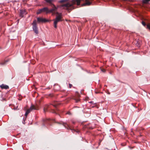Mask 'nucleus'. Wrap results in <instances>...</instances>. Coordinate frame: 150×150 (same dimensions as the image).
<instances>
[{
  "label": "nucleus",
  "mask_w": 150,
  "mask_h": 150,
  "mask_svg": "<svg viewBox=\"0 0 150 150\" xmlns=\"http://www.w3.org/2000/svg\"><path fill=\"white\" fill-rule=\"evenodd\" d=\"M81 0H72L71 3H67L61 5V7H63L64 8L68 10H71L74 8L73 5L76 4L77 5H79L80 4Z\"/></svg>",
  "instance_id": "nucleus-1"
},
{
  "label": "nucleus",
  "mask_w": 150,
  "mask_h": 150,
  "mask_svg": "<svg viewBox=\"0 0 150 150\" xmlns=\"http://www.w3.org/2000/svg\"><path fill=\"white\" fill-rule=\"evenodd\" d=\"M58 15L56 16V17L55 20H54V28H56L57 23L61 21V19L62 18V14L61 13H57Z\"/></svg>",
  "instance_id": "nucleus-2"
},
{
  "label": "nucleus",
  "mask_w": 150,
  "mask_h": 150,
  "mask_svg": "<svg viewBox=\"0 0 150 150\" xmlns=\"http://www.w3.org/2000/svg\"><path fill=\"white\" fill-rule=\"evenodd\" d=\"M39 109L38 106L36 105H32L30 108L27 110L25 115L27 116L28 115L32 110H38Z\"/></svg>",
  "instance_id": "nucleus-3"
},
{
  "label": "nucleus",
  "mask_w": 150,
  "mask_h": 150,
  "mask_svg": "<svg viewBox=\"0 0 150 150\" xmlns=\"http://www.w3.org/2000/svg\"><path fill=\"white\" fill-rule=\"evenodd\" d=\"M42 12L45 13L46 14L49 13V11L48 8L45 7L41 9H40L38 10L37 13V14H38Z\"/></svg>",
  "instance_id": "nucleus-4"
},
{
  "label": "nucleus",
  "mask_w": 150,
  "mask_h": 150,
  "mask_svg": "<svg viewBox=\"0 0 150 150\" xmlns=\"http://www.w3.org/2000/svg\"><path fill=\"white\" fill-rule=\"evenodd\" d=\"M37 22L39 23H44L48 21V20L42 17H38L37 18Z\"/></svg>",
  "instance_id": "nucleus-5"
},
{
  "label": "nucleus",
  "mask_w": 150,
  "mask_h": 150,
  "mask_svg": "<svg viewBox=\"0 0 150 150\" xmlns=\"http://www.w3.org/2000/svg\"><path fill=\"white\" fill-rule=\"evenodd\" d=\"M85 3L82 4V6H89L92 3L91 0H85Z\"/></svg>",
  "instance_id": "nucleus-6"
},
{
  "label": "nucleus",
  "mask_w": 150,
  "mask_h": 150,
  "mask_svg": "<svg viewBox=\"0 0 150 150\" xmlns=\"http://www.w3.org/2000/svg\"><path fill=\"white\" fill-rule=\"evenodd\" d=\"M51 6L52 7V8L50 10L49 9V13H52L54 11H56L57 9V8L54 4H52V5Z\"/></svg>",
  "instance_id": "nucleus-7"
},
{
  "label": "nucleus",
  "mask_w": 150,
  "mask_h": 150,
  "mask_svg": "<svg viewBox=\"0 0 150 150\" xmlns=\"http://www.w3.org/2000/svg\"><path fill=\"white\" fill-rule=\"evenodd\" d=\"M26 14L25 10H21L20 11V16L21 17H23L24 15Z\"/></svg>",
  "instance_id": "nucleus-8"
},
{
  "label": "nucleus",
  "mask_w": 150,
  "mask_h": 150,
  "mask_svg": "<svg viewBox=\"0 0 150 150\" xmlns=\"http://www.w3.org/2000/svg\"><path fill=\"white\" fill-rule=\"evenodd\" d=\"M0 87L2 89H7L9 88L8 86L4 85V84H2L0 85Z\"/></svg>",
  "instance_id": "nucleus-9"
},
{
  "label": "nucleus",
  "mask_w": 150,
  "mask_h": 150,
  "mask_svg": "<svg viewBox=\"0 0 150 150\" xmlns=\"http://www.w3.org/2000/svg\"><path fill=\"white\" fill-rule=\"evenodd\" d=\"M49 108L48 105H46L44 108L43 111L44 113H45L47 111V108Z\"/></svg>",
  "instance_id": "nucleus-10"
},
{
  "label": "nucleus",
  "mask_w": 150,
  "mask_h": 150,
  "mask_svg": "<svg viewBox=\"0 0 150 150\" xmlns=\"http://www.w3.org/2000/svg\"><path fill=\"white\" fill-rule=\"evenodd\" d=\"M37 21L36 20H34L33 21V28H37Z\"/></svg>",
  "instance_id": "nucleus-11"
},
{
  "label": "nucleus",
  "mask_w": 150,
  "mask_h": 150,
  "mask_svg": "<svg viewBox=\"0 0 150 150\" xmlns=\"http://www.w3.org/2000/svg\"><path fill=\"white\" fill-rule=\"evenodd\" d=\"M45 1L47 3L50 4V6H52V4H53L52 3V2L53 1V0H46Z\"/></svg>",
  "instance_id": "nucleus-12"
},
{
  "label": "nucleus",
  "mask_w": 150,
  "mask_h": 150,
  "mask_svg": "<svg viewBox=\"0 0 150 150\" xmlns=\"http://www.w3.org/2000/svg\"><path fill=\"white\" fill-rule=\"evenodd\" d=\"M60 124H63L64 125V127L67 128V129H70V128L69 126L66 123H60Z\"/></svg>",
  "instance_id": "nucleus-13"
},
{
  "label": "nucleus",
  "mask_w": 150,
  "mask_h": 150,
  "mask_svg": "<svg viewBox=\"0 0 150 150\" xmlns=\"http://www.w3.org/2000/svg\"><path fill=\"white\" fill-rule=\"evenodd\" d=\"M33 30L35 33L37 34L38 33V29H33Z\"/></svg>",
  "instance_id": "nucleus-14"
},
{
  "label": "nucleus",
  "mask_w": 150,
  "mask_h": 150,
  "mask_svg": "<svg viewBox=\"0 0 150 150\" xmlns=\"http://www.w3.org/2000/svg\"><path fill=\"white\" fill-rule=\"evenodd\" d=\"M59 103L57 102H56L54 103L52 105L54 107H56L57 105Z\"/></svg>",
  "instance_id": "nucleus-15"
},
{
  "label": "nucleus",
  "mask_w": 150,
  "mask_h": 150,
  "mask_svg": "<svg viewBox=\"0 0 150 150\" xmlns=\"http://www.w3.org/2000/svg\"><path fill=\"white\" fill-rule=\"evenodd\" d=\"M150 1V0H143V2L144 3H147Z\"/></svg>",
  "instance_id": "nucleus-16"
},
{
  "label": "nucleus",
  "mask_w": 150,
  "mask_h": 150,
  "mask_svg": "<svg viewBox=\"0 0 150 150\" xmlns=\"http://www.w3.org/2000/svg\"><path fill=\"white\" fill-rule=\"evenodd\" d=\"M142 25H144V26H145L146 25V23L145 22L143 21H142Z\"/></svg>",
  "instance_id": "nucleus-17"
},
{
  "label": "nucleus",
  "mask_w": 150,
  "mask_h": 150,
  "mask_svg": "<svg viewBox=\"0 0 150 150\" xmlns=\"http://www.w3.org/2000/svg\"><path fill=\"white\" fill-rule=\"evenodd\" d=\"M147 28H150V23H148L147 25Z\"/></svg>",
  "instance_id": "nucleus-18"
},
{
  "label": "nucleus",
  "mask_w": 150,
  "mask_h": 150,
  "mask_svg": "<svg viewBox=\"0 0 150 150\" xmlns=\"http://www.w3.org/2000/svg\"><path fill=\"white\" fill-rule=\"evenodd\" d=\"M139 43H140V42H139V43H138V42H137V43H136V45H137V46L138 47H140Z\"/></svg>",
  "instance_id": "nucleus-19"
},
{
  "label": "nucleus",
  "mask_w": 150,
  "mask_h": 150,
  "mask_svg": "<svg viewBox=\"0 0 150 150\" xmlns=\"http://www.w3.org/2000/svg\"><path fill=\"white\" fill-rule=\"evenodd\" d=\"M75 101L76 103H78L80 101V99L79 98L75 99Z\"/></svg>",
  "instance_id": "nucleus-20"
},
{
  "label": "nucleus",
  "mask_w": 150,
  "mask_h": 150,
  "mask_svg": "<svg viewBox=\"0 0 150 150\" xmlns=\"http://www.w3.org/2000/svg\"><path fill=\"white\" fill-rule=\"evenodd\" d=\"M101 71H102L103 72H105V70L104 69H101Z\"/></svg>",
  "instance_id": "nucleus-21"
},
{
  "label": "nucleus",
  "mask_w": 150,
  "mask_h": 150,
  "mask_svg": "<svg viewBox=\"0 0 150 150\" xmlns=\"http://www.w3.org/2000/svg\"><path fill=\"white\" fill-rule=\"evenodd\" d=\"M72 86V84H70V83H69V87L70 88H71V87Z\"/></svg>",
  "instance_id": "nucleus-22"
},
{
  "label": "nucleus",
  "mask_w": 150,
  "mask_h": 150,
  "mask_svg": "<svg viewBox=\"0 0 150 150\" xmlns=\"http://www.w3.org/2000/svg\"><path fill=\"white\" fill-rule=\"evenodd\" d=\"M51 112L53 113H56V112L55 111H54V110H52V111H51Z\"/></svg>",
  "instance_id": "nucleus-23"
},
{
  "label": "nucleus",
  "mask_w": 150,
  "mask_h": 150,
  "mask_svg": "<svg viewBox=\"0 0 150 150\" xmlns=\"http://www.w3.org/2000/svg\"><path fill=\"white\" fill-rule=\"evenodd\" d=\"M67 114H70V112H68Z\"/></svg>",
  "instance_id": "nucleus-24"
},
{
  "label": "nucleus",
  "mask_w": 150,
  "mask_h": 150,
  "mask_svg": "<svg viewBox=\"0 0 150 150\" xmlns=\"http://www.w3.org/2000/svg\"><path fill=\"white\" fill-rule=\"evenodd\" d=\"M76 132H79V131H76Z\"/></svg>",
  "instance_id": "nucleus-25"
},
{
  "label": "nucleus",
  "mask_w": 150,
  "mask_h": 150,
  "mask_svg": "<svg viewBox=\"0 0 150 150\" xmlns=\"http://www.w3.org/2000/svg\"><path fill=\"white\" fill-rule=\"evenodd\" d=\"M74 131H76L75 130H74Z\"/></svg>",
  "instance_id": "nucleus-26"
}]
</instances>
